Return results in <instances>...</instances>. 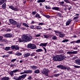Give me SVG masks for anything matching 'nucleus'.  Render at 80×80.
I'll use <instances>...</instances> for the list:
<instances>
[{"instance_id": "obj_40", "label": "nucleus", "mask_w": 80, "mask_h": 80, "mask_svg": "<svg viewBox=\"0 0 80 80\" xmlns=\"http://www.w3.org/2000/svg\"><path fill=\"white\" fill-rule=\"evenodd\" d=\"M15 49H16V50H18V49H19V47H18V46H15Z\"/></svg>"}, {"instance_id": "obj_23", "label": "nucleus", "mask_w": 80, "mask_h": 80, "mask_svg": "<svg viewBox=\"0 0 80 80\" xmlns=\"http://www.w3.org/2000/svg\"><path fill=\"white\" fill-rule=\"evenodd\" d=\"M40 72V70L39 69L36 70L35 71L34 73H39Z\"/></svg>"}, {"instance_id": "obj_41", "label": "nucleus", "mask_w": 80, "mask_h": 80, "mask_svg": "<svg viewBox=\"0 0 80 80\" xmlns=\"http://www.w3.org/2000/svg\"><path fill=\"white\" fill-rule=\"evenodd\" d=\"M11 48H12V50H14V49H15V46H11Z\"/></svg>"}, {"instance_id": "obj_19", "label": "nucleus", "mask_w": 80, "mask_h": 80, "mask_svg": "<svg viewBox=\"0 0 80 80\" xmlns=\"http://www.w3.org/2000/svg\"><path fill=\"white\" fill-rule=\"evenodd\" d=\"M30 55V53H27L24 55V57L26 58L28 57H29Z\"/></svg>"}, {"instance_id": "obj_46", "label": "nucleus", "mask_w": 80, "mask_h": 80, "mask_svg": "<svg viewBox=\"0 0 80 80\" xmlns=\"http://www.w3.org/2000/svg\"><path fill=\"white\" fill-rule=\"evenodd\" d=\"M16 60H17V59H12L11 60V62H15V61H16Z\"/></svg>"}, {"instance_id": "obj_36", "label": "nucleus", "mask_w": 80, "mask_h": 80, "mask_svg": "<svg viewBox=\"0 0 80 80\" xmlns=\"http://www.w3.org/2000/svg\"><path fill=\"white\" fill-rule=\"evenodd\" d=\"M12 31V29L10 28H8L7 29V32H11Z\"/></svg>"}, {"instance_id": "obj_10", "label": "nucleus", "mask_w": 80, "mask_h": 80, "mask_svg": "<svg viewBox=\"0 0 80 80\" xmlns=\"http://www.w3.org/2000/svg\"><path fill=\"white\" fill-rule=\"evenodd\" d=\"M72 22V19H68L66 22V25L67 26H68L70 25V23H71V22Z\"/></svg>"}, {"instance_id": "obj_39", "label": "nucleus", "mask_w": 80, "mask_h": 80, "mask_svg": "<svg viewBox=\"0 0 80 80\" xmlns=\"http://www.w3.org/2000/svg\"><path fill=\"white\" fill-rule=\"evenodd\" d=\"M77 51L72 52V54H77Z\"/></svg>"}, {"instance_id": "obj_54", "label": "nucleus", "mask_w": 80, "mask_h": 80, "mask_svg": "<svg viewBox=\"0 0 80 80\" xmlns=\"http://www.w3.org/2000/svg\"><path fill=\"white\" fill-rule=\"evenodd\" d=\"M35 53L33 52V53H32V54L31 55V56H32H32H35Z\"/></svg>"}, {"instance_id": "obj_21", "label": "nucleus", "mask_w": 80, "mask_h": 80, "mask_svg": "<svg viewBox=\"0 0 80 80\" xmlns=\"http://www.w3.org/2000/svg\"><path fill=\"white\" fill-rule=\"evenodd\" d=\"M54 32H55V33H59V34H60L62 33V32L60 31H54Z\"/></svg>"}, {"instance_id": "obj_28", "label": "nucleus", "mask_w": 80, "mask_h": 80, "mask_svg": "<svg viewBox=\"0 0 80 80\" xmlns=\"http://www.w3.org/2000/svg\"><path fill=\"white\" fill-rule=\"evenodd\" d=\"M52 38L53 40H57V39L58 38L56 36H54L52 37Z\"/></svg>"}, {"instance_id": "obj_17", "label": "nucleus", "mask_w": 80, "mask_h": 80, "mask_svg": "<svg viewBox=\"0 0 80 80\" xmlns=\"http://www.w3.org/2000/svg\"><path fill=\"white\" fill-rule=\"evenodd\" d=\"M30 68L32 69H37V67L35 66H30Z\"/></svg>"}, {"instance_id": "obj_63", "label": "nucleus", "mask_w": 80, "mask_h": 80, "mask_svg": "<svg viewBox=\"0 0 80 80\" xmlns=\"http://www.w3.org/2000/svg\"><path fill=\"white\" fill-rule=\"evenodd\" d=\"M73 37H74V38H77V36H76L75 35H73Z\"/></svg>"}, {"instance_id": "obj_43", "label": "nucleus", "mask_w": 80, "mask_h": 80, "mask_svg": "<svg viewBox=\"0 0 80 80\" xmlns=\"http://www.w3.org/2000/svg\"><path fill=\"white\" fill-rule=\"evenodd\" d=\"M12 10H14V11H18V9H17V8H14Z\"/></svg>"}, {"instance_id": "obj_62", "label": "nucleus", "mask_w": 80, "mask_h": 80, "mask_svg": "<svg viewBox=\"0 0 80 80\" xmlns=\"http://www.w3.org/2000/svg\"><path fill=\"white\" fill-rule=\"evenodd\" d=\"M14 67V65L13 64H11V67Z\"/></svg>"}, {"instance_id": "obj_53", "label": "nucleus", "mask_w": 80, "mask_h": 80, "mask_svg": "<svg viewBox=\"0 0 80 80\" xmlns=\"http://www.w3.org/2000/svg\"><path fill=\"white\" fill-rule=\"evenodd\" d=\"M26 41H26V40H19V42H26Z\"/></svg>"}, {"instance_id": "obj_22", "label": "nucleus", "mask_w": 80, "mask_h": 80, "mask_svg": "<svg viewBox=\"0 0 80 80\" xmlns=\"http://www.w3.org/2000/svg\"><path fill=\"white\" fill-rule=\"evenodd\" d=\"M36 28L37 30H41L42 29V28L40 26H38Z\"/></svg>"}, {"instance_id": "obj_20", "label": "nucleus", "mask_w": 80, "mask_h": 80, "mask_svg": "<svg viewBox=\"0 0 80 80\" xmlns=\"http://www.w3.org/2000/svg\"><path fill=\"white\" fill-rule=\"evenodd\" d=\"M45 2V0H39L37 1L38 3H43V2Z\"/></svg>"}, {"instance_id": "obj_12", "label": "nucleus", "mask_w": 80, "mask_h": 80, "mask_svg": "<svg viewBox=\"0 0 80 80\" xmlns=\"http://www.w3.org/2000/svg\"><path fill=\"white\" fill-rule=\"evenodd\" d=\"M48 43V42L44 43H41L40 44L39 46H41V47H42V46H43V47H46Z\"/></svg>"}, {"instance_id": "obj_61", "label": "nucleus", "mask_w": 80, "mask_h": 80, "mask_svg": "<svg viewBox=\"0 0 80 80\" xmlns=\"http://www.w3.org/2000/svg\"><path fill=\"white\" fill-rule=\"evenodd\" d=\"M67 58V57H65V56H62L63 60V59H64V58Z\"/></svg>"}, {"instance_id": "obj_27", "label": "nucleus", "mask_w": 80, "mask_h": 80, "mask_svg": "<svg viewBox=\"0 0 80 80\" xmlns=\"http://www.w3.org/2000/svg\"><path fill=\"white\" fill-rule=\"evenodd\" d=\"M74 42H75V43H79V42H80V40H77L76 41H72V42H71V43H73Z\"/></svg>"}, {"instance_id": "obj_58", "label": "nucleus", "mask_w": 80, "mask_h": 80, "mask_svg": "<svg viewBox=\"0 0 80 80\" xmlns=\"http://www.w3.org/2000/svg\"><path fill=\"white\" fill-rule=\"evenodd\" d=\"M68 40H63L62 41V42H68Z\"/></svg>"}, {"instance_id": "obj_60", "label": "nucleus", "mask_w": 80, "mask_h": 80, "mask_svg": "<svg viewBox=\"0 0 80 80\" xmlns=\"http://www.w3.org/2000/svg\"><path fill=\"white\" fill-rule=\"evenodd\" d=\"M31 78L32 77L30 76L28 78V80H30V79H31Z\"/></svg>"}, {"instance_id": "obj_13", "label": "nucleus", "mask_w": 80, "mask_h": 80, "mask_svg": "<svg viewBox=\"0 0 80 80\" xmlns=\"http://www.w3.org/2000/svg\"><path fill=\"white\" fill-rule=\"evenodd\" d=\"M32 72H33V71L32 70H26V73H32Z\"/></svg>"}, {"instance_id": "obj_56", "label": "nucleus", "mask_w": 80, "mask_h": 80, "mask_svg": "<svg viewBox=\"0 0 80 80\" xmlns=\"http://www.w3.org/2000/svg\"><path fill=\"white\" fill-rule=\"evenodd\" d=\"M40 35H41V34H37L36 35V37H40Z\"/></svg>"}, {"instance_id": "obj_52", "label": "nucleus", "mask_w": 80, "mask_h": 80, "mask_svg": "<svg viewBox=\"0 0 80 80\" xmlns=\"http://www.w3.org/2000/svg\"><path fill=\"white\" fill-rule=\"evenodd\" d=\"M31 28H32V29H34V28H35V26L33 25L31 26Z\"/></svg>"}, {"instance_id": "obj_11", "label": "nucleus", "mask_w": 80, "mask_h": 80, "mask_svg": "<svg viewBox=\"0 0 80 80\" xmlns=\"http://www.w3.org/2000/svg\"><path fill=\"white\" fill-rule=\"evenodd\" d=\"M78 16L75 17L73 19L75 20L74 21L75 22H78Z\"/></svg>"}, {"instance_id": "obj_6", "label": "nucleus", "mask_w": 80, "mask_h": 80, "mask_svg": "<svg viewBox=\"0 0 80 80\" xmlns=\"http://www.w3.org/2000/svg\"><path fill=\"white\" fill-rule=\"evenodd\" d=\"M42 73L43 74H45V75H47L48 73V71L46 69H44L43 71H42Z\"/></svg>"}, {"instance_id": "obj_7", "label": "nucleus", "mask_w": 80, "mask_h": 80, "mask_svg": "<svg viewBox=\"0 0 80 80\" xmlns=\"http://www.w3.org/2000/svg\"><path fill=\"white\" fill-rule=\"evenodd\" d=\"M57 67L58 68H60L62 69V70H66V69H67V68H66V67H64L62 65H59L58 66H57Z\"/></svg>"}, {"instance_id": "obj_15", "label": "nucleus", "mask_w": 80, "mask_h": 80, "mask_svg": "<svg viewBox=\"0 0 80 80\" xmlns=\"http://www.w3.org/2000/svg\"><path fill=\"white\" fill-rule=\"evenodd\" d=\"M2 8L3 9H5L6 8V3H4L2 5Z\"/></svg>"}, {"instance_id": "obj_1", "label": "nucleus", "mask_w": 80, "mask_h": 80, "mask_svg": "<svg viewBox=\"0 0 80 80\" xmlns=\"http://www.w3.org/2000/svg\"><path fill=\"white\" fill-rule=\"evenodd\" d=\"M53 60L54 61H60L63 60V55L60 54L54 56L53 58Z\"/></svg>"}, {"instance_id": "obj_3", "label": "nucleus", "mask_w": 80, "mask_h": 80, "mask_svg": "<svg viewBox=\"0 0 80 80\" xmlns=\"http://www.w3.org/2000/svg\"><path fill=\"white\" fill-rule=\"evenodd\" d=\"M22 40H30V38H29V37L28 35H23L22 37Z\"/></svg>"}, {"instance_id": "obj_24", "label": "nucleus", "mask_w": 80, "mask_h": 80, "mask_svg": "<svg viewBox=\"0 0 80 80\" xmlns=\"http://www.w3.org/2000/svg\"><path fill=\"white\" fill-rule=\"evenodd\" d=\"M35 17H37V18H41V17L40 16V15H39V14H36Z\"/></svg>"}, {"instance_id": "obj_33", "label": "nucleus", "mask_w": 80, "mask_h": 80, "mask_svg": "<svg viewBox=\"0 0 80 80\" xmlns=\"http://www.w3.org/2000/svg\"><path fill=\"white\" fill-rule=\"evenodd\" d=\"M60 75V74H55L54 75V77H58Z\"/></svg>"}, {"instance_id": "obj_5", "label": "nucleus", "mask_w": 80, "mask_h": 80, "mask_svg": "<svg viewBox=\"0 0 80 80\" xmlns=\"http://www.w3.org/2000/svg\"><path fill=\"white\" fill-rule=\"evenodd\" d=\"M27 76V74H24L22 75L21 76H19L18 78L16 79L15 80H22V78H25Z\"/></svg>"}, {"instance_id": "obj_47", "label": "nucleus", "mask_w": 80, "mask_h": 80, "mask_svg": "<svg viewBox=\"0 0 80 80\" xmlns=\"http://www.w3.org/2000/svg\"><path fill=\"white\" fill-rule=\"evenodd\" d=\"M24 73H26V70L24 71V72L21 73L20 74L21 75H22V74H24Z\"/></svg>"}, {"instance_id": "obj_18", "label": "nucleus", "mask_w": 80, "mask_h": 80, "mask_svg": "<svg viewBox=\"0 0 80 80\" xmlns=\"http://www.w3.org/2000/svg\"><path fill=\"white\" fill-rule=\"evenodd\" d=\"M2 80H9V78L5 77H4L3 78H2L1 79Z\"/></svg>"}, {"instance_id": "obj_49", "label": "nucleus", "mask_w": 80, "mask_h": 80, "mask_svg": "<svg viewBox=\"0 0 80 80\" xmlns=\"http://www.w3.org/2000/svg\"><path fill=\"white\" fill-rule=\"evenodd\" d=\"M3 39V36H0V40H2V39Z\"/></svg>"}, {"instance_id": "obj_29", "label": "nucleus", "mask_w": 80, "mask_h": 80, "mask_svg": "<svg viewBox=\"0 0 80 80\" xmlns=\"http://www.w3.org/2000/svg\"><path fill=\"white\" fill-rule=\"evenodd\" d=\"M64 36H65V34H64L63 33H62V34H60L59 35V37H61V38L63 37Z\"/></svg>"}, {"instance_id": "obj_59", "label": "nucleus", "mask_w": 80, "mask_h": 80, "mask_svg": "<svg viewBox=\"0 0 80 80\" xmlns=\"http://www.w3.org/2000/svg\"><path fill=\"white\" fill-rule=\"evenodd\" d=\"M45 7L46 9H50V7H47V5H46Z\"/></svg>"}, {"instance_id": "obj_51", "label": "nucleus", "mask_w": 80, "mask_h": 80, "mask_svg": "<svg viewBox=\"0 0 80 80\" xmlns=\"http://www.w3.org/2000/svg\"><path fill=\"white\" fill-rule=\"evenodd\" d=\"M44 37L45 38H48V36L47 35H44Z\"/></svg>"}, {"instance_id": "obj_48", "label": "nucleus", "mask_w": 80, "mask_h": 80, "mask_svg": "<svg viewBox=\"0 0 80 80\" xmlns=\"http://www.w3.org/2000/svg\"><path fill=\"white\" fill-rule=\"evenodd\" d=\"M74 67L75 68H80V66H78L75 65L74 66Z\"/></svg>"}, {"instance_id": "obj_26", "label": "nucleus", "mask_w": 80, "mask_h": 80, "mask_svg": "<svg viewBox=\"0 0 80 80\" xmlns=\"http://www.w3.org/2000/svg\"><path fill=\"white\" fill-rule=\"evenodd\" d=\"M23 25H24V26H25V27H26L28 28L29 27L28 25L26 23H23Z\"/></svg>"}, {"instance_id": "obj_44", "label": "nucleus", "mask_w": 80, "mask_h": 80, "mask_svg": "<svg viewBox=\"0 0 80 80\" xmlns=\"http://www.w3.org/2000/svg\"><path fill=\"white\" fill-rule=\"evenodd\" d=\"M60 4L61 5H63V4H64V1L61 2Z\"/></svg>"}, {"instance_id": "obj_31", "label": "nucleus", "mask_w": 80, "mask_h": 80, "mask_svg": "<svg viewBox=\"0 0 80 80\" xmlns=\"http://www.w3.org/2000/svg\"><path fill=\"white\" fill-rule=\"evenodd\" d=\"M5 2L3 0H0V5H2L3 3Z\"/></svg>"}, {"instance_id": "obj_57", "label": "nucleus", "mask_w": 80, "mask_h": 80, "mask_svg": "<svg viewBox=\"0 0 80 80\" xmlns=\"http://www.w3.org/2000/svg\"><path fill=\"white\" fill-rule=\"evenodd\" d=\"M32 15H35L36 14V12H35L34 11L32 13Z\"/></svg>"}, {"instance_id": "obj_64", "label": "nucleus", "mask_w": 80, "mask_h": 80, "mask_svg": "<svg viewBox=\"0 0 80 80\" xmlns=\"http://www.w3.org/2000/svg\"><path fill=\"white\" fill-rule=\"evenodd\" d=\"M26 2H27V1H24L23 2V3L25 4V3H26Z\"/></svg>"}, {"instance_id": "obj_30", "label": "nucleus", "mask_w": 80, "mask_h": 80, "mask_svg": "<svg viewBox=\"0 0 80 80\" xmlns=\"http://www.w3.org/2000/svg\"><path fill=\"white\" fill-rule=\"evenodd\" d=\"M16 55L18 56H20L22 55V54L21 52H18L17 54H16Z\"/></svg>"}, {"instance_id": "obj_2", "label": "nucleus", "mask_w": 80, "mask_h": 80, "mask_svg": "<svg viewBox=\"0 0 80 80\" xmlns=\"http://www.w3.org/2000/svg\"><path fill=\"white\" fill-rule=\"evenodd\" d=\"M28 48H31V49H35L37 48V46L34 44H32L31 43L29 44L28 45Z\"/></svg>"}, {"instance_id": "obj_8", "label": "nucleus", "mask_w": 80, "mask_h": 80, "mask_svg": "<svg viewBox=\"0 0 80 80\" xmlns=\"http://www.w3.org/2000/svg\"><path fill=\"white\" fill-rule=\"evenodd\" d=\"M19 71V69H16L15 70H14L13 71H11L10 72V74L11 75H13V72L14 73H16V72H18Z\"/></svg>"}, {"instance_id": "obj_38", "label": "nucleus", "mask_w": 80, "mask_h": 80, "mask_svg": "<svg viewBox=\"0 0 80 80\" xmlns=\"http://www.w3.org/2000/svg\"><path fill=\"white\" fill-rule=\"evenodd\" d=\"M10 47H6L5 49V50H10Z\"/></svg>"}, {"instance_id": "obj_45", "label": "nucleus", "mask_w": 80, "mask_h": 80, "mask_svg": "<svg viewBox=\"0 0 80 80\" xmlns=\"http://www.w3.org/2000/svg\"><path fill=\"white\" fill-rule=\"evenodd\" d=\"M9 57V55H4L2 56L3 58H5V57Z\"/></svg>"}, {"instance_id": "obj_9", "label": "nucleus", "mask_w": 80, "mask_h": 80, "mask_svg": "<svg viewBox=\"0 0 80 80\" xmlns=\"http://www.w3.org/2000/svg\"><path fill=\"white\" fill-rule=\"evenodd\" d=\"M12 35L11 34V33H7L5 35V37L7 38H10V37H12Z\"/></svg>"}, {"instance_id": "obj_14", "label": "nucleus", "mask_w": 80, "mask_h": 80, "mask_svg": "<svg viewBox=\"0 0 80 80\" xmlns=\"http://www.w3.org/2000/svg\"><path fill=\"white\" fill-rule=\"evenodd\" d=\"M75 61L76 63H77V64H78V65H80V60L79 59L76 60H75Z\"/></svg>"}, {"instance_id": "obj_55", "label": "nucleus", "mask_w": 80, "mask_h": 80, "mask_svg": "<svg viewBox=\"0 0 80 80\" xmlns=\"http://www.w3.org/2000/svg\"><path fill=\"white\" fill-rule=\"evenodd\" d=\"M67 53L69 54H72V52H68Z\"/></svg>"}, {"instance_id": "obj_37", "label": "nucleus", "mask_w": 80, "mask_h": 80, "mask_svg": "<svg viewBox=\"0 0 80 80\" xmlns=\"http://www.w3.org/2000/svg\"><path fill=\"white\" fill-rule=\"evenodd\" d=\"M44 17H45L46 18H50V16L49 15H44Z\"/></svg>"}, {"instance_id": "obj_16", "label": "nucleus", "mask_w": 80, "mask_h": 80, "mask_svg": "<svg viewBox=\"0 0 80 80\" xmlns=\"http://www.w3.org/2000/svg\"><path fill=\"white\" fill-rule=\"evenodd\" d=\"M59 8L56 7H54L52 8V10H58V11H59Z\"/></svg>"}, {"instance_id": "obj_25", "label": "nucleus", "mask_w": 80, "mask_h": 80, "mask_svg": "<svg viewBox=\"0 0 80 80\" xmlns=\"http://www.w3.org/2000/svg\"><path fill=\"white\" fill-rule=\"evenodd\" d=\"M42 51H43V50L42 49H37L36 50V52H42Z\"/></svg>"}, {"instance_id": "obj_42", "label": "nucleus", "mask_w": 80, "mask_h": 80, "mask_svg": "<svg viewBox=\"0 0 80 80\" xmlns=\"http://www.w3.org/2000/svg\"><path fill=\"white\" fill-rule=\"evenodd\" d=\"M58 14L60 17H62V14L60 12L58 13Z\"/></svg>"}, {"instance_id": "obj_32", "label": "nucleus", "mask_w": 80, "mask_h": 80, "mask_svg": "<svg viewBox=\"0 0 80 80\" xmlns=\"http://www.w3.org/2000/svg\"><path fill=\"white\" fill-rule=\"evenodd\" d=\"M64 1L66 3H70V2L69 0H64Z\"/></svg>"}, {"instance_id": "obj_35", "label": "nucleus", "mask_w": 80, "mask_h": 80, "mask_svg": "<svg viewBox=\"0 0 80 80\" xmlns=\"http://www.w3.org/2000/svg\"><path fill=\"white\" fill-rule=\"evenodd\" d=\"M21 26V25L20 24L18 23L17 24V27L18 28H20V26Z\"/></svg>"}, {"instance_id": "obj_34", "label": "nucleus", "mask_w": 80, "mask_h": 80, "mask_svg": "<svg viewBox=\"0 0 80 80\" xmlns=\"http://www.w3.org/2000/svg\"><path fill=\"white\" fill-rule=\"evenodd\" d=\"M9 8H11V9L13 10L14 8V7L13 6H9Z\"/></svg>"}, {"instance_id": "obj_50", "label": "nucleus", "mask_w": 80, "mask_h": 80, "mask_svg": "<svg viewBox=\"0 0 80 80\" xmlns=\"http://www.w3.org/2000/svg\"><path fill=\"white\" fill-rule=\"evenodd\" d=\"M39 25H44V24L43 23H42V22L38 24Z\"/></svg>"}, {"instance_id": "obj_4", "label": "nucleus", "mask_w": 80, "mask_h": 80, "mask_svg": "<svg viewBox=\"0 0 80 80\" xmlns=\"http://www.w3.org/2000/svg\"><path fill=\"white\" fill-rule=\"evenodd\" d=\"M9 23H10L12 25H16L17 23V22L12 19H9Z\"/></svg>"}]
</instances>
